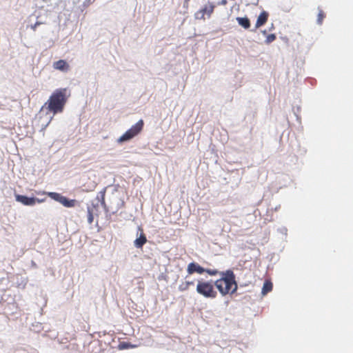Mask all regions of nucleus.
<instances>
[{
  "label": "nucleus",
  "mask_w": 353,
  "mask_h": 353,
  "mask_svg": "<svg viewBox=\"0 0 353 353\" xmlns=\"http://www.w3.org/2000/svg\"><path fill=\"white\" fill-rule=\"evenodd\" d=\"M196 290L199 294L207 299H214L217 295V292L214 288V284L211 281L199 280L197 281Z\"/></svg>",
  "instance_id": "3"
},
{
  "label": "nucleus",
  "mask_w": 353,
  "mask_h": 353,
  "mask_svg": "<svg viewBox=\"0 0 353 353\" xmlns=\"http://www.w3.org/2000/svg\"><path fill=\"white\" fill-rule=\"evenodd\" d=\"M15 198L17 201L21 203L24 205L29 206L35 205L37 202L41 203L44 201V199H39L34 197H28L26 196L20 194H17Z\"/></svg>",
  "instance_id": "7"
},
{
  "label": "nucleus",
  "mask_w": 353,
  "mask_h": 353,
  "mask_svg": "<svg viewBox=\"0 0 353 353\" xmlns=\"http://www.w3.org/2000/svg\"><path fill=\"white\" fill-rule=\"evenodd\" d=\"M143 121L139 120L137 123L133 125L129 130H128L122 136L118 139L119 143L129 141L139 134L143 130Z\"/></svg>",
  "instance_id": "4"
},
{
  "label": "nucleus",
  "mask_w": 353,
  "mask_h": 353,
  "mask_svg": "<svg viewBox=\"0 0 353 353\" xmlns=\"http://www.w3.org/2000/svg\"><path fill=\"white\" fill-rule=\"evenodd\" d=\"M43 23L42 22H40V21H37L34 25H32L31 26V28L35 31L36 30V28L38 26H40L41 24H42Z\"/></svg>",
  "instance_id": "20"
},
{
  "label": "nucleus",
  "mask_w": 353,
  "mask_h": 353,
  "mask_svg": "<svg viewBox=\"0 0 353 353\" xmlns=\"http://www.w3.org/2000/svg\"><path fill=\"white\" fill-rule=\"evenodd\" d=\"M268 16H269V14L266 11L261 12L257 18V20H256V22L255 24V28H259L261 26H263L268 21Z\"/></svg>",
  "instance_id": "10"
},
{
  "label": "nucleus",
  "mask_w": 353,
  "mask_h": 353,
  "mask_svg": "<svg viewBox=\"0 0 353 353\" xmlns=\"http://www.w3.org/2000/svg\"><path fill=\"white\" fill-rule=\"evenodd\" d=\"M53 67L54 69L61 71H67L69 69V65L65 60L63 59L55 61L53 63Z\"/></svg>",
  "instance_id": "11"
},
{
  "label": "nucleus",
  "mask_w": 353,
  "mask_h": 353,
  "mask_svg": "<svg viewBox=\"0 0 353 353\" xmlns=\"http://www.w3.org/2000/svg\"><path fill=\"white\" fill-rule=\"evenodd\" d=\"M215 6L212 3H209L205 5L202 9L199 10L195 14V17L197 19H205V14H207L208 17L211 16L214 12Z\"/></svg>",
  "instance_id": "6"
},
{
  "label": "nucleus",
  "mask_w": 353,
  "mask_h": 353,
  "mask_svg": "<svg viewBox=\"0 0 353 353\" xmlns=\"http://www.w3.org/2000/svg\"><path fill=\"white\" fill-rule=\"evenodd\" d=\"M226 3H227L226 0H223V1H222V3H223V4H225Z\"/></svg>",
  "instance_id": "22"
},
{
  "label": "nucleus",
  "mask_w": 353,
  "mask_h": 353,
  "mask_svg": "<svg viewBox=\"0 0 353 353\" xmlns=\"http://www.w3.org/2000/svg\"><path fill=\"white\" fill-rule=\"evenodd\" d=\"M189 289V286L188 285V284L186 283L185 281L184 282H182L179 285V290L181 291V292H184V291H186Z\"/></svg>",
  "instance_id": "18"
},
{
  "label": "nucleus",
  "mask_w": 353,
  "mask_h": 353,
  "mask_svg": "<svg viewBox=\"0 0 353 353\" xmlns=\"http://www.w3.org/2000/svg\"><path fill=\"white\" fill-rule=\"evenodd\" d=\"M221 278L214 282V285L222 296L232 294L238 289L235 275L232 270H228L220 272Z\"/></svg>",
  "instance_id": "1"
},
{
  "label": "nucleus",
  "mask_w": 353,
  "mask_h": 353,
  "mask_svg": "<svg viewBox=\"0 0 353 353\" xmlns=\"http://www.w3.org/2000/svg\"><path fill=\"white\" fill-rule=\"evenodd\" d=\"M187 272L188 274H192L195 272L202 274L205 272V268L201 267L200 265H199L196 263L192 262L188 264L187 268Z\"/></svg>",
  "instance_id": "8"
},
{
  "label": "nucleus",
  "mask_w": 353,
  "mask_h": 353,
  "mask_svg": "<svg viewBox=\"0 0 353 353\" xmlns=\"http://www.w3.org/2000/svg\"><path fill=\"white\" fill-rule=\"evenodd\" d=\"M41 194H48L52 199L59 202L61 203L63 206L66 208H72L74 207L77 201L75 199H68L65 196L61 195L59 193L57 192H43Z\"/></svg>",
  "instance_id": "5"
},
{
  "label": "nucleus",
  "mask_w": 353,
  "mask_h": 353,
  "mask_svg": "<svg viewBox=\"0 0 353 353\" xmlns=\"http://www.w3.org/2000/svg\"><path fill=\"white\" fill-rule=\"evenodd\" d=\"M263 32L264 34H266V30H264Z\"/></svg>",
  "instance_id": "23"
},
{
  "label": "nucleus",
  "mask_w": 353,
  "mask_h": 353,
  "mask_svg": "<svg viewBox=\"0 0 353 353\" xmlns=\"http://www.w3.org/2000/svg\"><path fill=\"white\" fill-rule=\"evenodd\" d=\"M186 283L188 284V285L190 287L191 285H194V281H185Z\"/></svg>",
  "instance_id": "21"
},
{
  "label": "nucleus",
  "mask_w": 353,
  "mask_h": 353,
  "mask_svg": "<svg viewBox=\"0 0 353 353\" xmlns=\"http://www.w3.org/2000/svg\"><path fill=\"white\" fill-rule=\"evenodd\" d=\"M68 100L67 89L59 88L55 90L43 106L50 112L56 114L63 112Z\"/></svg>",
  "instance_id": "2"
},
{
  "label": "nucleus",
  "mask_w": 353,
  "mask_h": 353,
  "mask_svg": "<svg viewBox=\"0 0 353 353\" xmlns=\"http://www.w3.org/2000/svg\"><path fill=\"white\" fill-rule=\"evenodd\" d=\"M273 284L270 280H265L262 288L261 294L265 296L272 290Z\"/></svg>",
  "instance_id": "12"
},
{
  "label": "nucleus",
  "mask_w": 353,
  "mask_h": 353,
  "mask_svg": "<svg viewBox=\"0 0 353 353\" xmlns=\"http://www.w3.org/2000/svg\"><path fill=\"white\" fill-rule=\"evenodd\" d=\"M325 17V14L324 13V12L321 9H319V13H318V16H317V23L319 25L322 24Z\"/></svg>",
  "instance_id": "15"
},
{
  "label": "nucleus",
  "mask_w": 353,
  "mask_h": 353,
  "mask_svg": "<svg viewBox=\"0 0 353 353\" xmlns=\"http://www.w3.org/2000/svg\"><path fill=\"white\" fill-rule=\"evenodd\" d=\"M94 206L88 207V222L92 224L94 221Z\"/></svg>",
  "instance_id": "14"
},
{
  "label": "nucleus",
  "mask_w": 353,
  "mask_h": 353,
  "mask_svg": "<svg viewBox=\"0 0 353 353\" xmlns=\"http://www.w3.org/2000/svg\"><path fill=\"white\" fill-rule=\"evenodd\" d=\"M205 272L208 273L210 276H215L217 274L220 275V272L216 269H205Z\"/></svg>",
  "instance_id": "17"
},
{
  "label": "nucleus",
  "mask_w": 353,
  "mask_h": 353,
  "mask_svg": "<svg viewBox=\"0 0 353 353\" xmlns=\"http://www.w3.org/2000/svg\"><path fill=\"white\" fill-rule=\"evenodd\" d=\"M105 188H104L103 190H101L99 192V196H98L99 199L101 201V203L102 205H105Z\"/></svg>",
  "instance_id": "16"
},
{
  "label": "nucleus",
  "mask_w": 353,
  "mask_h": 353,
  "mask_svg": "<svg viewBox=\"0 0 353 353\" xmlns=\"http://www.w3.org/2000/svg\"><path fill=\"white\" fill-rule=\"evenodd\" d=\"M236 20L240 26L245 29H248L250 27V22L247 17H237Z\"/></svg>",
  "instance_id": "13"
},
{
  "label": "nucleus",
  "mask_w": 353,
  "mask_h": 353,
  "mask_svg": "<svg viewBox=\"0 0 353 353\" xmlns=\"http://www.w3.org/2000/svg\"><path fill=\"white\" fill-rule=\"evenodd\" d=\"M139 230H141V234L139 237L135 239V241H134V244L136 248H142L143 245L147 242V238L143 230L141 228H139Z\"/></svg>",
  "instance_id": "9"
},
{
  "label": "nucleus",
  "mask_w": 353,
  "mask_h": 353,
  "mask_svg": "<svg viewBox=\"0 0 353 353\" xmlns=\"http://www.w3.org/2000/svg\"><path fill=\"white\" fill-rule=\"evenodd\" d=\"M276 39V35L274 34H268L266 37L265 42L269 44Z\"/></svg>",
  "instance_id": "19"
}]
</instances>
